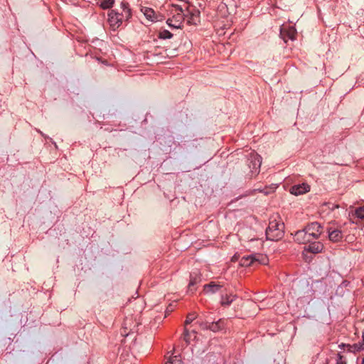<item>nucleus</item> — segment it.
Masks as SVG:
<instances>
[{"label":"nucleus","instance_id":"nucleus-26","mask_svg":"<svg viewBox=\"0 0 364 364\" xmlns=\"http://www.w3.org/2000/svg\"><path fill=\"white\" fill-rule=\"evenodd\" d=\"M190 338V333L188 331V330L185 328H184V339L186 342H188V339Z\"/></svg>","mask_w":364,"mask_h":364},{"label":"nucleus","instance_id":"nucleus-4","mask_svg":"<svg viewBox=\"0 0 364 364\" xmlns=\"http://www.w3.org/2000/svg\"><path fill=\"white\" fill-rule=\"evenodd\" d=\"M248 161V166L251 172V177L256 176L259 172L262 164V157L258 154L252 151L250 154Z\"/></svg>","mask_w":364,"mask_h":364},{"label":"nucleus","instance_id":"nucleus-1","mask_svg":"<svg viewBox=\"0 0 364 364\" xmlns=\"http://www.w3.org/2000/svg\"><path fill=\"white\" fill-rule=\"evenodd\" d=\"M188 4L183 2V4H173L171 10L172 15L171 18L167 20L168 26L179 28L181 27L182 23L185 21L186 10H188Z\"/></svg>","mask_w":364,"mask_h":364},{"label":"nucleus","instance_id":"nucleus-3","mask_svg":"<svg viewBox=\"0 0 364 364\" xmlns=\"http://www.w3.org/2000/svg\"><path fill=\"white\" fill-rule=\"evenodd\" d=\"M267 262L268 258L266 255L254 254L242 257L240 261V264L243 267H248L255 263L259 264H267Z\"/></svg>","mask_w":364,"mask_h":364},{"label":"nucleus","instance_id":"nucleus-6","mask_svg":"<svg viewBox=\"0 0 364 364\" xmlns=\"http://www.w3.org/2000/svg\"><path fill=\"white\" fill-rule=\"evenodd\" d=\"M296 34V31L293 26L283 25L280 28V36L284 42H287L288 40H295Z\"/></svg>","mask_w":364,"mask_h":364},{"label":"nucleus","instance_id":"nucleus-13","mask_svg":"<svg viewBox=\"0 0 364 364\" xmlns=\"http://www.w3.org/2000/svg\"><path fill=\"white\" fill-rule=\"evenodd\" d=\"M221 287L222 285L217 284L215 282H211L209 284L204 285L203 291L207 294H215L218 292Z\"/></svg>","mask_w":364,"mask_h":364},{"label":"nucleus","instance_id":"nucleus-2","mask_svg":"<svg viewBox=\"0 0 364 364\" xmlns=\"http://www.w3.org/2000/svg\"><path fill=\"white\" fill-rule=\"evenodd\" d=\"M284 224L279 216H272L269 219L268 228L266 230L267 238L269 240H278L284 235Z\"/></svg>","mask_w":364,"mask_h":364},{"label":"nucleus","instance_id":"nucleus-5","mask_svg":"<svg viewBox=\"0 0 364 364\" xmlns=\"http://www.w3.org/2000/svg\"><path fill=\"white\" fill-rule=\"evenodd\" d=\"M185 21H186L188 25H198L200 23L199 11L188 6V10H186Z\"/></svg>","mask_w":364,"mask_h":364},{"label":"nucleus","instance_id":"nucleus-29","mask_svg":"<svg viewBox=\"0 0 364 364\" xmlns=\"http://www.w3.org/2000/svg\"><path fill=\"white\" fill-rule=\"evenodd\" d=\"M232 261H235V260H236V256L232 257Z\"/></svg>","mask_w":364,"mask_h":364},{"label":"nucleus","instance_id":"nucleus-11","mask_svg":"<svg viewBox=\"0 0 364 364\" xmlns=\"http://www.w3.org/2000/svg\"><path fill=\"white\" fill-rule=\"evenodd\" d=\"M310 191V186L305 183L296 184L291 187L290 193L295 196L304 194Z\"/></svg>","mask_w":364,"mask_h":364},{"label":"nucleus","instance_id":"nucleus-20","mask_svg":"<svg viewBox=\"0 0 364 364\" xmlns=\"http://www.w3.org/2000/svg\"><path fill=\"white\" fill-rule=\"evenodd\" d=\"M114 3V0H103L100 3V6L104 9H109L111 8Z\"/></svg>","mask_w":364,"mask_h":364},{"label":"nucleus","instance_id":"nucleus-18","mask_svg":"<svg viewBox=\"0 0 364 364\" xmlns=\"http://www.w3.org/2000/svg\"><path fill=\"white\" fill-rule=\"evenodd\" d=\"M235 299V296H225L221 298V304L223 306H229Z\"/></svg>","mask_w":364,"mask_h":364},{"label":"nucleus","instance_id":"nucleus-21","mask_svg":"<svg viewBox=\"0 0 364 364\" xmlns=\"http://www.w3.org/2000/svg\"><path fill=\"white\" fill-rule=\"evenodd\" d=\"M172 36H173L172 33L167 30L161 31L159 35V38H162V39L171 38L172 37Z\"/></svg>","mask_w":364,"mask_h":364},{"label":"nucleus","instance_id":"nucleus-27","mask_svg":"<svg viewBox=\"0 0 364 364\" xmlns=\"http://www.w3.org/2000/svg\"><path fill=\"white\" fill-rule=\"evenodd\" d=\"M122 6H123V11H124L126 17L128 18L130 16L129 9H127V7H125V5L124 4H122Z\"/></svg>","mask_w":364,"mask_h":364},{"label":"nucleus","instance_id":"nucleus-12","mask_svg":"<svg viewBox=\"0 0 364 364\" xmlns=\"http://www.w3.org/2000/svg\"><path fill=\"white\" fill-rule=\"evenodd\" d=\"M323 249V245L320 242H311L309 245L304 247V252H309L313 254L321 252Z\"/></svg>","mask_w":364,"mask_h":364},{"label":"nucleus","instance_id":"nucleus-9","mask_svg":"<svg viewBox=\"0 0 364 364\" xmlns=\"http://www.w3.org/2000/svg\"><path fill=\"white\" fill-rule=\"evenodd\" d=\"M294 239L298 243L306 244L309 243L314 240L309 235V233L305 230V228L298 230L295 232Z\"/></svg>","mask_w":364,"mask_h":364},{"label":"nucleus","instance_id":"nucleus-31","mask_svg":"<svg viewBox=\"0 0 364 364\" xmlns=\"http://www.w3.org/2000/svg\"><path fill=\"white\" fill-rule=\"evenodd\" d=\"M38 132L41 134V135H43V134L42 133V132L38 130Z\"/></svg>","mask_w":364,"mask_h":364},{"label":"nucleus","instance_id":"nucleus-22","mask_svg":"<svg viewBox=\"0 0 364 364\" xmlns=\"http://www.w3.org/2000/svg\"><path fill=\"white\" fill-rule=\"evenodd\" d=\"M166 364H181V359L177 356H171Z\"/></svg>","mask_w":364,"mask_h":364},{"label":"nucleus","instance_id":"nucleus-8","mask_svg":"<svg viewBox=\"0 0 364 364\" xmlns=\"http://www.w3.org/2000/svg\"><path fill=\"white\" fill-rule=\"evenodd\" d=\"M304 228L314 240L318 239L321 234L322 227L317 222L311 223Z\"/></svg>","mask_w":364,"mask_h":364},{"label":"nucleus","instance_id":"nucleus-32","mask_svg":"<svg viewBox=\"0 0 364 364\" xmlns=\"http://www.w3.org/2000/svg\"><path fill=\"white\" fill-rule=\"evenodd\" d=\"M362 364H364V358L363 359Z\"/></svg>","mask_w":364,"mask_h":364},{"label":"nucleus","instance_id":"nucleus-30","mask_svg":"<svg viewBox=\"0 0 364 364\" xmlns=\"http://www.w3.org/2000/svg\"><path fill=\"white\" fill-rule=\"evenodd\" d=\"M362 337H363V343H364V330H363V332Z\"/></svg>","mask_w":364,"mask_h":364},{"label":"nucleus","instance_id":"nucleus-14","mask_svg":"<svg viewBox=\"0 0 364 364\" xmlns=\"http://www.w3.org/2000/svg\"><path fill=\"white\" fill-rule=\"evenodd\" d=\"M200 277L197 274H195L194 275L191 274V279L188 284V291L193 293L196 290L194 286L197 284L198 282H200Z\"/></svg>","mask_w":364,"mask_h":364},{"label":"nucleus","instance_id":"nucleus-10","mask_svg":"<svg viewBox=\"0 0 364 364\" xmlns=\"http://www.w3.org/2000/svg\"><path fill=\"white\" fill-rule=\"evenodd\" d=\"M328 236L329 240L333 242H339L343 238L342 231L337 228L329 227L327 228Z\"/></svg>","mask_w":364,"mask_h":364},{"label":"nucleus","instance_id":"nucleus-16","mask_svg":"<svg viewBox=\"0 0 364 364\" xmlns=\"http://www.w3.org/2000/svg\"><path fill=\"white\" fill-rule=\"evenodd\" d=\"M142 11L147 19L154 21L155 13L153 9L145 7L142 9Z\"/></svg>","mask_w":364,"mask_h":364},{"label":"nucleus","instance_id":"nucleus-23","mask_svg":"<svg viewBox=\"0 0 364 364\" xmlns=\"http://www.w3.org/2000/svg\"><path fill=\"white\" fill-rule=\"evenodd\" d=\"M197 317V315L196 313H191L188 314L186 319L185 321V325H188L191 323Z\"/></svg>","mask_w":364,"mask_h":364},{"label":"nucleus","instance_id":"nucleus-24","mask_svg":"<svg viewBox=\"0 0 364 364\" xmlns=\"http://www.w3.org/2000/svg\"><path fill=\"white\" fill-rule=\"evenodd\" d=\"M336 364H346V361L343 360V356L340 353L338 354Z\"/></svg>","mask_w":364,"mask_h":364},{"label":"nucleus","instance_id":"nucleus-19","mask_svg":"<svg viewBox=\"0 0 364 364\" xmlns=\"http://www.w3.org/2000/svg\"><path fill=\"white\" fill-rule=\"evenodd\" d=\"M352 215H355L360 219H364V205L356 208Z\"/></svg>","mask_w":364,"mask_h":364},{"label":"nucleus","instance_id":"nucleus-17","mask_svg":"<svg viewBox=\"0 0 364 364\" xmlns=\"http://www.w3.org/2000/svg\"><path fill=\"white\" fill-rule=\"evenodd\" d=\"M348 350L353 353H356L363 349V343H355L353 346L347 345Z\"/></svg>","mask_w":364,"mask_h":364},{"label":"nucleus","instance_id":"nucleus-25","mask_svg":"<svg viewBox=\"0 0 364 364\" xmlns=\"http://www.w3.org/2000/svg\"><path fill=\"white\" fill-rule=\"evenodd\" d=\"M210 323H209V322H208V321H204V322H203V321H202V322H200V323H199V325H200V326L203 329H209L208 326H209V324H210Z\"/></svg>","mask_w":364,"mask_h":364},{"label":"nucleus","instance_id":"nucleus-28","mask_svg":"<svg viewBox=\"0 0 364 364\" xmlns=\"http://www.w3.org/2000/svg\"><path fill=\"white\" fill-rule=\"evenodd\" d=\"M345 346H347V345H346L344 343L339 345V348H343Z\"/></svg>","mask_w":364,"mask_h":364},{"label":"nucleus","instance_id":"nucleus-15","mask_svg":"<svg viewBox=\"0 0 364 364\" xmlns=\"http://www.w3.org/2000/svg\"><path fill=\"white\" fill-rule=\"evenodd\" d=\"M209 330L213 332H218L220 331L223 327V321L220 319L216 322H212L208 326Z\"/></svg>","mask_w":364,"mask_h":364},{"label":"nucleus","instance_id":"nucleus-7","mask_svg":"<svg viewBox=\"0 0 364 364\" xmlns=\"http://www.w3.org/2000/svg\"><path fill=\"white\" fill-rule=\"evenodd\" d=\"M124 14H119L112 10L108 14V21L113 29H116L120 26L123 21Z\"/></svg>","mask_w":364,"mask_h":364}]
</instances>
